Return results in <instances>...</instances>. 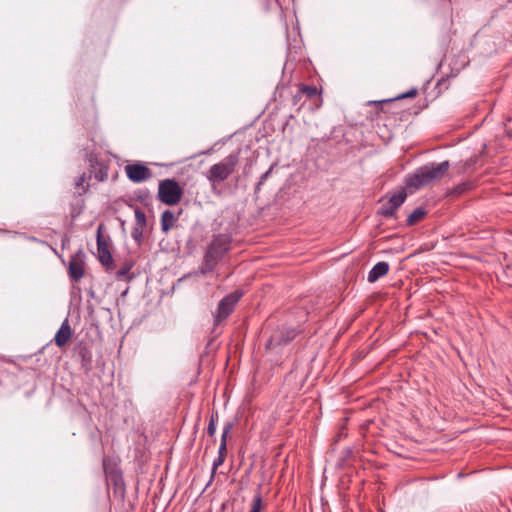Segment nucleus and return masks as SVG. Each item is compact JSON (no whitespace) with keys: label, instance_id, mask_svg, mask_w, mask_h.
<instances>
[{"label":"nucleus","instance_id":"19","mask_svg":"<svg viewBox=\"0 0 512 512\" xmlns=\"http://www.w3.org/2000/svg\"><path fill=\"white\" fill-rule=\"evenodd\" d=\"M217 419H218V413L217 412H213L211 414V416H210V420H209V423H208V426H207V433L210 436H214L215 435Z\"/></svg>","mask_w":512,"mask_h":512},{"label":"nucleus","instance_id":"22","mask_svg":"<svg viewBox=\"0 0 512 512\" xmlns=\"http://www.w3.org/2000/svg\"><path fill=\"white\" fill-rule=\"evenodd\" d=\"M274 168V165H272L265 173H263L258 181V183L256 184L255 186V194H257L260 189H261V186L264 184V182L268 179V177L271 175L272 173V170Z\"/></svg>","mask_w":512,"mask_h":512},{"label":"nucleus","instance_id":"8","mask_svg":"<svg viewBox=\"0 0 512 512\" xmlns=\"http://www.w3.org/2000/svg\"><path fill=\"white\" fill-rule=\"evenodd\" d=\"M297 335L294 328H284L275 332L267 342V348L273 349L279 345L287 344L292 341Z\"/></svg>","mask_w":512,"mask_h":512},{"label":"nucleus","instance_id":"11","mask_svg":"<svg viewBox=\"0 0 512 512\" xmlns=\"http://www.w3.org/2000/svg\"><path fill=\"white\" fill-rule=\"evenodd\" d=\"M71 336H72V330H71L69 321L66 318L62 322L59 330L57 331V333H56V335L54 337L55 344L58 347H63V346H65L68 343V341L70 340Z\"/></svg>","mask_w":512,"mask_h":512},{"label":"nucleus","instance_id":"2","mask_svg":"<svg viewBox=\"0 0 512 512\" xmlns=\"http://www.w3.org/2000/svg\"><path fill=\"white\" fill-rule=\"evenodd\" d=\"M239 162V153H231L220 162L213 164L206 173L214 194L220 195L219 186L234 172Z\"/></svg>","mask_w":512,"mask_h":512},{"label":"nucleus","instance_id":"13","mask_svg":"<svg viewBox=\"0 0 512 512\" xmlns=\"http://www.w3.org/2000/svg\"><path fill=\"white\" fill-rule=\"evenodd\" d=\"M233 427H234V423L233 422L225 423V425L223 427V432H222V435H221L220 446H219V449H218V456H223V457L226 456V452H227V437H228V434L230 433V431L233 429Z\"/></svg>","mask_w":512,"mask_h":512},{"label":"nucleus","instance_id":"21","mask_svg":"<svg viewBox=\"0 0 512 512\" xmlns=\"http://www.w3.org/2000/svg\"><path fill=\"white\" fill-rule=\"evenodd\" d=\"M261 508H262V496L260 493H257L252 500L250 512H260Z\"/></svg>","mask_w":512,"mask_h":512},{"label":"nucleus","instance_id":"1","mask_svg":"<svg viewBox=\"0 0 512 512\" xmlns=\"http://www.w3.org/2000/svg\"><path fill=\"white\" fill-rule=\"evenodd\" d=\"M449 168L450 163L447 160L440 163L426 164L416 169L414 173L408 174L405 184L408 188L420 189L442 179Z\"/></svg>","mask_w":512,"mask_h":512},{"label":"nucleus","instance_id":"20","mask_svg":"<svg viewBox=\"0 0 512 512\" xmlns=\"http://www.w3.org/2000/svg\"><path fill=\"white\" fill-rule=\"evenodd\" d=\"M143 229L142 227L134 226L131 231V237L138 245H141L143 241Z\"/></svg>","mask_w":512,"mask_h":512},{"label":"nucleus","instance_id":"15","mask_svg":"<svg viewBox=\"0 0 512 512\" xmlns=\"http://www.w3.org/2000/svg\"><path fill=\"white\" fill-rule=\"evenodd\" d=\"M426 214V211L423 208H416L411 214L407 217V225L412 226L420 221Z\"/></svg>","mask_w":512,"mask_h":512},{"label":"nucleus","instance_id":"28","mask_svg":"<svg viewBox=\"0 0 512 512\" xmlns=\"http://www.w3.org/2000/svg\"><path fill=\"white\" fill-rule=\"evenodd\" d=\"M416 94H417V90L412 89V90L408 91L407 93L402 94L399 98L414 97V96H416Z\"/></svg>","mask_w":512,"mask_h":512},{"label":"nucleus","instance_id":"5","mask_svg":"<svg viewBox=\"0 0 512 512\" xmlns=\"http://www.w3.org/2000/svg\"><path fill=\"white\" fill-rule=\"evenodd\" d=\"M231 237L226 234H218L213 237L208 245L205 254L209 258L221 261L224 255L230 250Z\"/></svg>","mask_w":512,"mask_h":512},{"label":"nucleus","instance_id":"9","mask_svg":"<svg viewBox=\"0 0 512 512\" xmlns=\"http://www.w3.org/2000/svg\"><path fill=\"white\" fill-rule=\"evenodd\" d=\"M84 253L79 250L74 254L69 262V276L73 281H79L84 276Z\"/></svg>","mask_w":512,"mask_h":512},{"label":"nucleus","instance_id":"16","mask_svg":"<svg viewBox=\"0 0 512 512\" xmlns=\"http://www.w3.org/2000/svg\"><path fill=\"white\" fill-rule=\"evenodd\" d=\"M218 263L219 261L209 258L208 255L204 254L203 264L201 268L202 273L206 274L212 272Z\"/></svg>","mask_w":512,"mask_h":512},{"label":"nucleus","instance_id":"3","mask_svg":"<svg viewBox=\"0 0 512 512\" xmlns=\"http://www.w3.org/2000/svg\"><path fill=\"white\" fill-rule=\"evenodd\" d=\"M183 189L175 179H164L159 182L158 199L169 206L179 203Z\"/></svg>","mask_w":512,"mask_h":512},{"label":"nucleus","instance_id":"27","mask_svg":"<svg viewBox=\"0 0 512 512\" xmlns=\"http://www.w3.org/2000/svg\"><path fill=\"white\" fill-rule=\"evenodd\" d=\"M85 181H86V175L83 173L82 175H80L77 178V180L75 182L76 187H83V184Z\"/></svg>","mask_w":512,"mask_h":512},{"label":"nucleus","instance_id":"6","mask_svg":"<svg viewBox=\"0 0 512 512\" xmlns=\"http://www.w3.org/2000/svg\"><path fill=\"white\" fill-rule=\"evenodd\" d=\"M407 194L404 190L392 195L379 209V214L388 218L393 217L397 209L404 203Z\"/></svg>","mask_w":512,"mask_h":512},{"label":"nucleus","instance_id":"12","mask_svg":"<svg viewBox=\"0 0 512 512\" xmlns=\"http://www.w3.org/2000/svg\"><path fill=\"white\" fill-rule=\"evenodd\" d=\"M389 268V264L385 261L376 263L368 273V282L375 283L378 279L385 276L389 272Z\"/></svg>","mask_w":512,"mask_h":512},{"label":"nucleus","instance_id":"26","mask_svg":"<svg viewBox=\"0 0 512 512\" xmlns=\"http://www.w3.org/2000/svg\"><path fill=\"white\" fill-rule=\"evenodd\" d=\"M477 157H471L468 160H466L463 164L462 171L466 172L469 169H471L477 162Z\"/></svg>","mask_w":512,"mask_h":512},{"label":"nucleus","instance_id":"23","mask_svg":"<svg viewBox=\"0 0 512 512\" xmlns=\"http://www.w3.org/2000/svg\"><path fill=\"white\" fill-rule=\"evenodd\" d=\"M470 186H471V184L468 183V182L460 183V184H458L457 186H455L453 188V190L451 191V194H453V195H461L462 193L467 191L470 188Z\"/></svg>","mask_w":512,"mask_h":512},{"label":"nucleus","instance_id":"14","mask_svg":"<svg viewBox=\"0 0 512 512\" xmlns=\"http://www.w3.org/2000/svg\"><path fill=\"white\" fill-rule=\"evenodd\" d=\"M176 217L170 210H165L161 215V230L167 233L175 224Z\"/></svg>","mask_w":512,"mask_h":512},{"label":"nucleus","instance_id":"7","mask_svg":"<svg viewBox=\"0 0 512 512\" xmlns=\"http://www.w3.org/2000/svg\"><path fill=\"white\" fill-rule=\"evenodd\" d=\"M125 171L128 179L134 183L146 181L152 175L151 170L141 163L128 164Z\"/></svg>","mask_w":512,"mask_h":512},{"label":"nucleus","instance_id":"4","mask_svg":"<svg viewBox=\"0 0 512 512\" xmlns=\"http://www.w3.org/2000/svg\"><path fill=\"white\" fill-rule=\"evenodd\" d=\"M242 296V290H235L221 299L214 314V326L220 325L229 317Z\"/></svg>","mask_w":512,"mask_h":512},{"label":"nucleus","instance_id":"17","mask_svg":"<svg viewBox=\"0 0 512 512\" xmlns=\"http://www.w3.org/2000/svg\"><path fill=\"white\" fill-rule=\"evenodd\" d=\"M135 225L138 227L145 228L147 224L145 213L138 207L135 208Z\"/></svg>","mask_w":512,"mask_h":512},{"label":"nucleus","instance_id":"18","mask_svg":"<svg viewBox=\"0 0 512 512\" xmlns=\"http://www.w3.org/2000/svg\"><path fill=\"white\" fill-rule=\"evenodd\" d=\"M224 461H225V457H223V456H217L214 459L213 465H212L210 479H209V482H208L207 486H209L213 482L218 467L221 466L224 463Z\"/></svg>","mask_w":512,"mask_h":512},{"label":"nucleus","instance_id":"10","mask_svg":"<svg viewBox=\"0 0 512 512\" xmlns=\"http://www.w3.org/2000/svg\"><path fill=\"white\" fill-rule=\"evenodd\" d=\"M97 251L100 263L107 269H110L113 266V258L109 251L107 242L101 236L100 228L98 229L97 235Z\"/></svg>","mask_w":512,"mask_h":512},{"label":"nucleus","instance_id":"25","mask_svg":"<svg viewBox=\"0 0 512 512\" xmlns=\"http://www.w3.org/2000/svg\"><path fill=\"white\" fill-rule=\"evenodd\" d=\"M131 268H132V265H131V264H128V263H126L123 267H121V268L117 271V278H118V279H123V278H125V277L129 274V272H130Z\"/></svg>","mask_w":512,"mask_h":512},{"label":"nucleus","instance_id":"24","mask_svg":"<svg viewBox=\"0 0 512 512\" xmlns=\"http://www.w3.org/2000/svg\"><path fill=\"white\" fill-rule=\"evenodd\" d=\"M301 92L311 99L317 95L318 90L315 86L303 85Z\"/></svg>","mask_w":512,"mask_h":512}]
</instances>
